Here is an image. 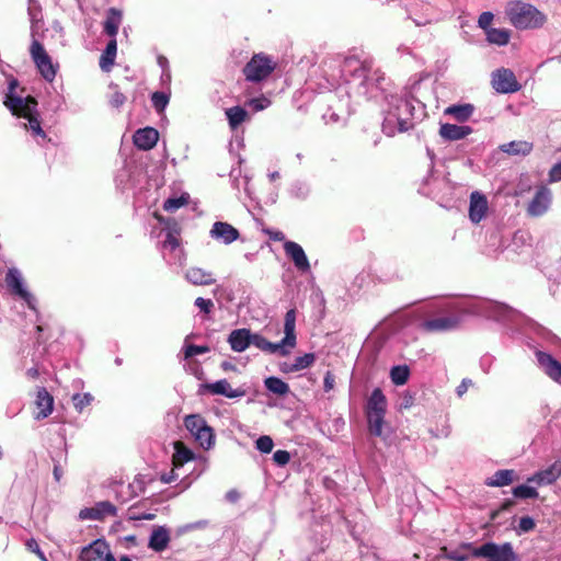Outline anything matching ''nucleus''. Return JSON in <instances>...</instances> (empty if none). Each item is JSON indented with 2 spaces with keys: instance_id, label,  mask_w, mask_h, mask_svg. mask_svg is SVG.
I'll use <instances>...</instances> for the list:
<instances>
[{
  "instance_id": "nucleus-1",
  "label": "nucleus",
  "mask_w": 561,
  "mask_h": 561,
  "mask_svg": "<svg viewBox=\"0 0 561 561\" xmlns=\"http://www.w3.org/2000/svg\"><path fill=\"white\" fill-rule=\"evenodd\" d=\"M321 78L318 81V95L321 103L328 104V111L322 113L325 124H335L341 121L342 112L347 106L345 96L351 94L367 99H376L386 91V78L367 60L357 57L330 56L322 59Z\"/></svg>"
},
{
  "instance_id": "nucleus-2",
  "label": "nucleus",
  "mask_w": 561,
  "mask_h": 561,
  "mask_svg": "<svg viewBox=\"0 0 561 561\" xmlns=\"http://www.w3.org/2000/svg\"><path fill=\"white\" fill-rule=\"evenodd\" d=\"M388 103L385 110L382 122V133L388 137H393L398 133L407 131L412 127L411 119L413 117L414 107L412 103L399 95H386Z\"/></svg>"
},
{
  "instance_id": "nucleus-3",
  "label": "nucleus",
  "mask_w": 561,
  "mask_h": 561,
  "mask_svg": "<svg viewBox=\"0 0 561 561\" xmlns=\"http://www.w3.org/2000/svg\"><path fill=\"white\" fill-rule=\"evenodd\" d=\"M296 310L289 309L284 319V339L278 343H272L260 334H251V344L267 353H279L283 356L289 354V348L296 345Z\"/></svg>"
},
{
  "instance_id": "nucleus-4",
  "label": "nucleus",
  "mask_w": 561,
  "mask_h": 561,
  "mask_svg": "<svg viewBox=\"0 0 561 561\" xmlns=\"http://www.w3.org/2000/svg\"><path fill=\"white\" fill-rule=\"evenodd\" d=\"M4 105L12 112L13 115L26 118L28 124L26 128L31 129L34 135L46 138V133L41 127L38 113L36 111L37 101L34 96L27 95L26 98L7 94Z\"/></svg>"
},
{
  "instance_id": "nucleus-5",
  "label": "nucleus",
  "mask_w": 561,
  "mask_h": 561,
  "mask_svg": "<svg viewBox=\"0 0 561 561\" xmlns=\"http://www.w3.org/2000/svg\"><path fill=\"white\" fill-rule=\"evenodd\" d=\"M506 15L512 25L518 30L538 28L546 21V15L531 4L511 2L506 7Z\"/></svg>"
},
{
  "instance_id": "nucleus-6",
  "label": "nucleus",
  "mask_w": 561,
  "mask_h": 561,
  "mask_svg": "<svg viewBox=\"0 0 561 561\" xmlns=\"http://www.w3.org/2000/svg\"><path fill=\"white\" fill-rule=\"evenodd\" d=\"M278 62L266 53H255L242 68L245 80L260 83L267 80L277 68Z\"/></svg>"
},
{
  "instance_id": "nucleus-7",
  "label": "nucleus",
  "mask_w": 561,
  "mask_h": 561,
  "mask_svg": "<svg viewBox=\"0 0 561 561\" xmlns=\"http://www.w3.org/2000/svg\"><path fill=\"white\" fill-rule=\"evenodd\" d=\"M465 547L469 548L472 557L477 559H485L486 561H517V554L510 542L497 545L489 541L479 547L468 542Z\"/></svg>"
},
{
  "instance_id": "nucleus-8",
  "label": "nucleus",
  "mask_w": 561,
  "mask_h": 561,
  "mask_svg": "<svg viewBox=\"0 0 561 561\" xmlns=\"http://www.w3.org/2000/svg\"><path fill=\"white\" fill-rule=\"evenodd\" d=\"M470 312L503 322L514 320L519 314L518 311L507 305L491 300H481L477 302Z\"/></svg>"
},
{
  "instance_id": "nucleus-9",
  "label": "nucleus",
  "mask_w": 561,
  "mask_h": 561,
  "mask_svg": "<svg viewBox=\"0 0 561 561\" xmlns=\"http://www.w3.org/2000/svg\"><path fill=\"white\" fill-rule=\"evenodd\" d=\"M30 54L41 76L46 81L53 82L57 73L58 64L53 62L43 44L34 39L30 46Z\"/></svg>"
},
{
  "instance_id": "nucleus-10",
  "label": "nucleus",
  "mask_w": 561,
  "mask_h": 561,
  "mask_svg": "<svg viewBox=\"0 0 561 561\" xmlns=\"http://www.w3.org/2000/svg\"><path fill=\"white\" fill-rule=\"evenodd\" d=\"M491 84L492 88L501 94L514 93L522 88L514 72L507 68L494 70L491 75Z\"/></svg>"
},
{
  "instance_id": "nucleus-11",
  "label": "nucleus",
  "mask_w": 561,
  "mask_h": 561,
  "mask_svg": "<svg viewBox=\"0 0 561 561\" xmlns=\"http://www.w3.org/2000/svg\"><path fill=\"white\" fill-rule=\"evenodd\" d=\"M204 392L210 393L213 396H224L229 399L240 398L247 394V390L242 387L233 389L227 379L202 383L199 393Z\"/></svg>"
},
{
  "instance_id": "nucleus-12",
  "label": "nucleus",
  "mask_w": 561,
  "mask_h": 561,
  "mask_svg": "<svg viewBox=\"0 0 561 561\" xmlns=\"http://www.w3.org/2000/svg\"><path fill=\"white\" fill-rule=\"evenodd\" d=\"M79 558L81 561H114L108 545L102 539H96L84 547Z\"/></svg>"
},
{
  "instance_id": "nucleus-13",
  "label": "nucleus",
  "mask_w": 561,
  "mask_h": 561,
  "mask_svg": "<svg viewBox=\"0 0 561 561\" xmlns=\"http://www.w3.org/2000/svg\"><path fill=\"white\" fill-rule=\"evenodd\" d=\"M5 286L8 290L23 299L30 308H34V297L23 287V280L20 272L16 268H9L5 274Z\"/></svg>"
},
{
  "instance_id": "nucleus-14",
  "label": "nucleus",
  "mask_w": 561,
  "mask_h": 561,
  "mask_svg": "<svg viewBox=\"0 0 561 561\" xmlns=\"http://www.w3.org/2000/svg\"><path fill=\"white\" fill-rule=\"evenodd\" d=\"M551 202V191L546 186H541L537 190L535 196L529 202L527 206V214L531 217H540L549 210Z\"/></svg>"
},
{
  "instance_id": "nucleus-15",
  "label": "nucleus",
  "mask_w": 561,
  "mask_h": 561,
  "mask_svg": "<svg viewBox=\"0 0 561 561\" xmlns=\"http://www.w3.org/2000/svg\"><path fill=\"white\" fill-rule=\"evenodd\" d=\"M536 358L541 370L554 382L561 385V363L550 354L538 351Z\"/></svg>"
},
{
  "instance_id": "nucleus-16",
  "label": "nucleus",
  "mask_w": 561,
  "mask_h": 561,
  "mask_svg": "<svg viewBox=\"0 0 561 561\" xmlns=\"http://www.w3.org/2000/svg\"><path fill=\"white\" fill-rule=\"evenodd\" d=\"M116 507L108 501L96 503L93 507H85L80 511L79 517L81 519L102 520L106 516H115Z\"/></svg>"
},
{
  "instance_id": "nucleus-17",
  "label": "nucleus",
  "mask_w": 561,
  "mask_h": 561,
  "mask_svg": "<svg viewBox=\"0 0 561 561\" xmlns=\"http://www.w3.org/2000/svg\"><path fill=\"white\" fill-rule=\"evenodd\" d=\"M561 477V458L557 459L548 468L534 473L527 479L528 483H535L536 485H547L557 481Z\"/></svg>"
},
{
  "instance_id": "nucleus-18",
  "label": "nucleus",
  "mask_w": 561,
  "mask_h": 561,
  "mask_svg": "<svg viewBox=\"0 0 561 561\" xmlns=\"http://www.w3.org/2000/svg\"><path fill=\"white\" fill-rule=\"evenodd\" d=\"M461 319L458 316H444L426 320L423 328L430 332H445L458 328Z\"/></svg>"
},
{
  "instance_id": "nucleus-19",
  "label": "nucleus",
  "mask_w": 561,
  "mask_h": 561,
  "mask_svg": "<svg viewBox=\"0 0 561 561\" xmlns=\"http://www.w3.org/2000/svg\"><path fill=\"white\" fill-rule=\"evenodd\" d=\"M286 255L294 262L295 266L300 272L310 270V264L304 249L294 241H286L284 243Z\"/></svg>"
},
{
  "instance_id": "nucleus-20",
  "label": "nucleus",
  "mask_w": 561,
  "mask_h": 561,
  "mask_svg": "<svg viewBox=\"0 0 561 561\" xmlns=\"http://www.w3.org/2000/svg\"><path fill=\"white\" fill-rule=\"evenodd\" d=\"M488 211V199L480 192H472L470 195L469 218L472 222L479 224Z\"/></svg>"
},
{
  "instance_id": "nucleus-21",
  "label": "nucleus",
  "mask_w": 561,
  "mask_h": 561,
  "mask_svg": "<svg viewBox=\"0 0 561 561\" xmlns=\"http://www.w3.org/2000/svg\"><path fill=\"white\" fill-rule=\"evenodd\" d=\"M133 140L138 149L150 150L157 145L159 133L153 127L140 128L134 134Z\"/></svg>"
},
{
  "instance_id": "nucleus-22",
  "label": "nucleus",
  "mask_w": 561,
  "mask_h": 561,
  "mask_svg": "<svg viewBox=\"0 0 561 561\" xmlns=\"http://www.w3.org/2000/svg\"><path fill=\"white\" fill-rule=\"evenodd\" d=\"M34 403L37 409L34 414L36 420L45 419L53 412L54 398L44 387L37 389Z\"/></svg>"
},
{
  "instance_id": "nucleus-23",
  "label": "nucleus",
  "mask_w": 561,
  "mask_h": 561,
  "mask_svg": "<svg viewBox=\"0 0 561 561\" xmlns=\"http://www.w3.org/2000/svg\"><path fill=\"white\" fill-rule=\"evenodd\" d=\"M210 236L229 244L238 240L240 233L232 225L225 221H216L210 230Z\"/></svg>"
},
{
  "instance_id": "nucleus-24",
  "label": "nucleus",
  "mask_w": 561,
  "mask_h": 561,
  "mask_svg": "<svg viewBox=\"0 0 561 561\" xmlns=\"http://www.w3.org/2000/svg\"><path fill=\"white\" fill-rule=\"evenodd\" d=\"M228 343L232 351L241 353L251 344V332L248 329H237L231 331L228 336Z\"/></svg>"
},
{
  "instance_id": "nucleus-25",
  "label": "nucleus",
  "mask_w": 561,
  "mask_h": 561,
  "mask_svg": "<svg viewBox=\"0 0 561 561\" xmlns=\"http://www.w3.org/2000/svg\"><path fill=\"white\" fill-rule=\"evenodd\" d=\"M170 542L169 530L162 526L154 528L149 538L148 547L156 552L164 551Z\"/></svg>"
},
{
  "instance_id": "nucleus-26",
  "label": "nucleus",
  "mask_w": 561,
  "mask_h": 561,
  "mask_svg": "<svg viewBox=\"0 0 561 561\" xmlns=\"http://www.w3.org/2000/svg\"><path fill=\"white\" fill-rule=\"evenodd\" d=\"M472 133L469 126H459L455 124H442L439 135L446 140H460Z\"/></svg>"
},
{
  "instance_id": "nucleus-27",
  "label": "nucleus",
  "mask_w": 561,
  "mask_h": 561,
  "mask_svg": "<svg viewBox=\"0 0 561 561\" xmlns=\"http://www.w3.org/2000/svg\"><path fill=\"white\" fill-rule=\"evenodd\" d=\"M156 218L160 222H165L168 225V232L165 236V240L163 241L164 248H170L171 250H175L180 247V228L178 222L174 219H164L160 215H156Z\"/></svg>"
},
{
  "instance_id": "nucleus-28",
  "label": "nucleus",
  "mask_w": 561,
  "mask_h": 561,
  "mask_svg": "<svg viewBox=\"0 0 561 561\" xmlns=\"http://www.w3.org/2000/svg\"><path fill=\"white\" fill-rule=\"evenodd\" d=\"M185 278L195 286H207L216 282L211 272L195 266L186 271Z\"/></svg>"
},
{
  "instance_id": "nucleus-29",
  "label": "nucleus",
  "mask_w": 561,
  "mask_h": 561,
  "mask_svg": "<svg viewBox=\"0 0 561 561\" xmlns=\"http://www.w3.org/2000/svg\"><path fill=\"white\" fill-rule=\"evenodd\" d=\"M173 447L172 465L174 468H180L194 459V453L182 440L174 442Z\"/></svg>"
},
{
  "instance_id": "nucleus-30",
  "label": "nucleus",
  "mask_w": 561,
  "mask_h": 561,
  "mask_svg": "<svg viewBox=\"0 0 561 561\" xmlns=\"http://www.w3.org/2000/svg\"><path fill=\"white\" fill-rule=\"evenodd\" d=\"M386 410L387 399L385 394L381 389H374L367 401L366 413H386Z\"/></svg>"
},
{
  "instance_id": "nucleus-31",
  "label": "nucleus",
  "mask_w": 561,
  "mask_h": 561,
  "mask_svg": "<svg viewBox=\"0 0 561 561\" xmlns=\"http://www.w3.org/2000/svg\"><path fill=\"white\" fill-rule=\"evenodd\" d=\"M122 11L116 8H110L106 13L104 21V32L115 38L117 35L119 25L122 24Z\"/></svg>"
},
{
  "instance_id": "nucleus-32",
  "label": "nucleus",
  "mask_w": 561,
  "mask_h": 561,
  "mask_svg": "<svg viewBox=\"0 0 561 561\" xmlns=\"http://www.w3.org/2000/svg\"><path fill=\"white\" fill-rule=\"evenodd\" d=\"M500 150L510 156H527L533 150V144L526 140H513L501 145Z\"/></svg>"
},
{
  "instance_id": "nucleus-33",
  "label": "nucleus",
  "mask_w": 561,
  "mask_h": 561,
  "mask_svg": "<svg viewBox=\"0 0 561 561\" xmlns=\"http://www.w3.org/2000/svg\"><path fill=\"white\" fill-rule=\"evenodd\" d=\"M314 360L313 353H307L302 356H298L294 362H284L280 365V370L283 373H296L309 367Z\"/></svg>"
},
{
  "instance_id": "nucleus-34",
  "label": "nucleus",
  "mask_w": 561,
  "mask_h": 561,
  "mask_svg": "<svg viewBox=\"0 0 561 561\" xmlns=\"http://www.w3.org/2000/svg\"><path fill=\"white\" fill-rule=\"evenodd\" d=\"M116 51H117V42L115 38H112L107 43L106 48L104 49V51L102 53V55L100 57L99 65L103 71L108 72L112 69V67L115 62Z\"/></svg>"
},
{
  "instance_id": "nucleus-35",
  "label": "nucleus",
  "mask_w": 561,
  "mask_h": 561,
  "mask_svg": "<svg viewBox=\"0 0 561 561\" xmlns=\"http://www.w3.org/2000/svg\"><path fill=\"white\" fill-rule=\"evenodd\" d=\"M226 116L231 130H236L242 123L249 119L248 112L239 105L227 108Z\"/></svg>"
},
{
  "instance_id": "nucleus-36",
  "label": "nucleus",
  "mask_w": 561,
  "mask_h": 561,
  "mask_svg": "<svg viewBox=\"0 0 561 561\" xmlns=\"http://www.w3.org/2000/svg\"><path fill=\"white\" fill-rule=\"evenodd\" d=\"M515 471L510 469L497 470L486 480L489 486H505L514 481Z\"/></svg>"
},
{
  "instance_id": "nucleus-37",
  "label": "nucleus",
  "mask_w": 561,
  "mask_h": 561,
  "mask_svg": "<svg viewBox=\"0 0 561 561\" xmlns=\"http://www.w3.org/2000/svg\"><path fill=\"white\" fill-rule=\"evenodd\" d=\"M486 34V39L491 44H495L499 46H504L510 42L511 33L505 28H489Z\"/></svg>"
},
{
  "instance_id": "nucleus-38",
  "label": "nucleus",
  "mask_w": 561,
  "mask_h": 561,
  "mask_svg": "<svg viewBox=\"0 0 561 561\" xmlns=\"http://www.w3.org/2000/svg\"><path fill=\"white\" fill-rule=\"evenodd\" d=\"M195 440L199 444V446L207 450L214 445V431L213 428L206 423L202 430L195 435Z\"/></svg>"
},
{
  "instance_id": "nucleus-39",
  "label": "nucleus",
  "mask_w": 561,
  "mask_h": 561,
  "mask_svg": "<svg viewBox=\"0 0 561 561\" xmlns=\"http://www.w3.org/2000/svg\"><path fill=\"white\" fill-rule=\"evenodd\" d=\"M473 113V106L470 104L453 105L445 110V114L454 116L460 122L467 121Z\"/></svg>"
},
{
  "instance_id": "nucleus-40",
  "label": "nucleus",
  "mask_w": 561,
  "mask_h": 561,
  "mask_svg": "<svg viewBox=\"0 0 561 561\" xmlns=\"http://www.w3.org/2000/svg\"><path fill=\"white\" fill-rule=\"evenodd\" d=\"M386 413H366L369 433L374 436L382 434V426Z\"/></svg>"
},
{
  "instance_id": "nucleus-41",
  "label": "nucleus",
  "mask_w": 561,
  "mask_h": 561,
  "mask_svg": "<svg viewBox=\"0 0 561 561\" xmlns=\"http://www.w3.org/2000/svg\"><path fill=\"white\" fill-rule=\"evenodd\" d=\"M206 423V420L199 414H190L184 419V425L193 437L197 435Z\"/></svg>"
},
{
  "instance_id": "nucleus-42",
  "label": "nucleus",
  "mask_w": 561,
  "mask_h": 561,
  "mask_svg": "<svg viewBox=\"0 0 561 561\" xmlns=\"http://www.w3.org/2000/svg\"><path fill=\"white\" fill-rule=\"evenodd\" d=\"M265 387L267 390L278 396H284L289 392V386L277 377L266 378Z\"/></svg>"
},
{
  "instance_id": "nucleus-43",
  "label": "nucleus",
  "mask_w": 561,
  "mask_h": 561,
  "mask_svg": "<svg viewBox=\"0 0 561 561\" xmlns=\"http://www.w3.org/2000/svg\"><path fill=\"white\" fill-rule=\"evenodd\" d=\"M190 203V194L183 193L180 197H170L164 201L163 209L169 213H173L179 208L186 206Z\"/></svg>"
},
{
  "instance_id": "nucleus-44",
  "label": "nucleus",
  "mask_w": 561,
  "mask_h": 561,
  "mask_svg": "<svg viewBox=\"0 0 561 561\" xmlns=\"http://www.w3.org/2000/svg\"><path fill=\"white\" fill-rule=\"evenodd\" d=\"M409 376H410V370H409L408 366H405V365L393 366L390 370L391 381L396 386L404 385L408 381Z\"/></svg>"
},
{
  "instance_id": "nucleus-45",
  "label": "nucleus",
  "mask_w": 561,
  "mask_h": 561,
  "mask_svg": "<svg viewBox=\"0 0 561 561\" xmlns=\"http://www.w3.org/2000/svg\"><path fill=\"white\" fill-rule=\"evenodd\" d=\"M94 400L91 393H76L72 396V403L75 409L82 413L85 408L90 407Z\"/></svg>"
},
{
  "instance_id": "nucleus-46",
  "label": "nucleus",
  "mask_w": 561,
  "mask_h": 561,
  "mask_svg": "<svg viewBox=\"0 0 561 561\" xmlns=\"http://www.w3.org/2000/svg\"><path fill=\"white\" fill-rule=\"evenodd\" d=\"M513 495L517 499H536L538 492L534 486L520 484L513 489Z\"/></svg>"
},
{
  "instance_id": "nucleus-47",
  "label": "nucleus",
  "mask_w": 561,
  "mask_h": 561,
  "mask_svg": "<svg viewBox=\"0 0 561 561\" xmlns=\"http://www.w3.org/2000/svg\"><path fill=\"white\" fill-rule=\"evenodd\" d=\"M467 543H462L459 548L449 551L446 556L453 561H468L472 554L469 548L465 547Z\"/></svg>"
},
{
  "instance_id": "nucleus-48",
  "label": "nucleus",
  "mask_w": 561,
  "mask_h": 561,
  "mask_svg": "<svg viewBox=\"0 0 561 561\" xmlns=\"http://www.w3.org/2000/svg\"><path fill=\"white\" fill-rule=\"evenodd\" d=\"M151 101L154 110L162 113L169 103V96L164 92L157 91L152 93Z\"/></svg>"
},
{
  "instance_id": "nucleus-49",
  "label": "nucleus",
  "mask_w": 561,
  "mask_h": 561,
  "mask_svg": "<svg viewBox=\"0 0 561 561\" xmlns=\"http://www.w3.org/2000/svg\"><path fill=\"white\" fill-rule=\"evenodd\" d=\"M255 446L261 453L268 454L272 451L274 443L270 436L263 435L256 439Z\"/></svg>"
},
{
  "instance_id": "nucleus-50",
  "label": "nucleus",
  "mask_w": 561,
  "mask_h": 561,
  "mask_svg": "<svg viewBox=\"0 0 561 561\" xmlns=\"http://www.w3.org/2000/svg\"><path fill=\"white\" fill-rule=\"evenodd\" d=\"M536 524L535 520L529 516L520 517L518 522V526L516 528L518 534H525L535 528Z\"/></svg>"
},
{
  "instance_id": "nucleus-51",
  "label": "nucleus",
  "mask_w": 561,
  "mask_h": 561,
  "mask_svg": "<svg viewBox=\"0 0 561 561\" xmlns=\"http://www.w3.org/2000/svg\"><path fill=\"white\" fill-rule=\"evenodd\" d=\"M207 352H209V347L207 345L190 344L185 348V357H193L195 355H202Z\"/></svg>"
},
{
  "instance_id": "nucleus-52",
  "label": "nucleus",
  "mask_w": 561,
  "mask_h": 561,
  "mask_svg": "<svg viewBox=\"0 0 561 561\" xmlns=\"http://www.w3.org/2000/svg\"><path fill=\"white\" fill-rule=\"evenodd\" d=\"M25 546H26L27 550L35 553L42 561H47L44 552L39 548L38 542L34 538L28 539L26 541Z\"/></svg>"
},
{
  "instance_id": "nucleus-53",
  "label": "nucleus",
  "mask_w": 561,
  "mask_h": 561,
  "mask_svg": "<svg viewBox=\"0 0 561 561\" xmlns=\"http://www.w3.org/2000/svg\"><path fill=\"white\" fill-rule=\"evenodd\" d=\"M493 18H494L493 13H491V12H483V13L480 14V16L478 19V25L481 28H483L485 31V33H486L488 30L491 28L490 25H491V23L493 21Z\"/></svg>"
},
{
  "instance_id": "nucleus-54",
  "label": "nucleus",
  "mask_w": 561,
  "mask_h": 561,
  "mask_svg": "<svg viewBox=\"0 0 561 561\" xmlns=\"http://www.w3.org/2000/svg\"><path fill=\"white\" fill-rule=\"evenodd\" d=\"M273 460L278 465V466H285L289 462L290 460V455L287 450H276L273 455Z\"/></svg>"
},
{
  "instance_id": "nucleus-55",
  "label": "nucleus",
  "mask_w": 561,
  "mask_h": 561,
  "mask_svg": "<svg viewBox=\"0 0 561 561\" xmlns=\"http://www.w3.org/2000/svg\"><path fill=\"white\" fill-rule=\"evenodd\" d=\"M195 306L198 307L203 312L209 313L214 308V302L210 299L198 297L195 299Z\"/></svg>"
},
{
  "instance_id": "nucleus-56",
  "label": "nucleus",
  "mask_w": 561,
  "mask_h": 561,
  "mask_svg": "<svg viewBox=\"0 0 561 561\" xmlns=\"http://www.w3.org/2000/svg\"><path fill=\"white\" fill-rule=\"evenodd\" d=\"M262 231H263V233L268 236V238L271 240H273V241H283V240H285V234L280 230H273L271 228H263Z\"/></svg>"
},
{
  "instance_id": "nucleus-57",
  "label": "nucleus",
  "mask_w": 561,
  "mask_h": 561,
  "mask_svg": "<svg viewBox=\"0 0 561 561\" xmlns=\"http://www.w3.org/2000/svg\"><path fill=\"white\" fill-rule=\"evenodd\" d=\"M126 101V96L119 92V91H115L112 95H111V99H110V104L113 106V107H119L122 106Z\"/></svg>"
},
{
  "instance_id": "nucleus-58",
  "label": "nucleus",
  "mask_w": 561,
  "mask_h": 561,
  "mask_svg": "<svg viewBox=\"0 0 561 561\" xmlns=\"http://www.w3.org/2000/svg\"><path fill=\"white\" fill-rule=\"evenodd\" d=\"M549 181L550 182H560L561 181V161L556 163L549 171Z\"/></svg>"
},
{
  "instance_id": "nucleus-59",
  "label": "nucleus",
  "mask_w": 561,
  "mask_h": 561,
  "mask_svg": "<svg viewBox=\"0 0 561 561\" xmlns=\"http://www.w3.org/2000/svg\"><path fill=\"white\" fill-rule=\"evenodd\" d=\"M472 385H473V382L471 379H469V378L462 379L460 385L456 388L457 396L462 397L468 391L469 387H471Z\"/></svg>"
},
{
  "instance_id": "nucleus-60",
  "label": "nucleus",
  "mask_w": 561,
  "mask_h": 561,
  "mask_svg": "<svg viewBox=\"0 0 561 561\" xmlns=\"http://www.w3.org/2000/svg\"><path fill=\"white\" fill-rule=\"evenodd\" d=\"M335 383V377L331 374V371H328L323 379V389L325 392H329L334 388Z\"/></svg>"
},
{
  "instance_id": "nucleus-61",
  "label": "nucleus",
  "mask_w": 561,
  "mask_h": 561,
  "mask_svg": "<svg viewBox=\"0 0 561 561\" xmlns=\"http://www.w3.org/2000/svg\"><path fill=\"white\" fill-rule=\"evenodd\" d=\"M413 404L414 397L411 393L405 392L401 398L400 408L407 410L410 409Z\"/></svg>"
},
{
  "instance_id": "nucleus-62",
  "label": "nucleus",
  "mask_w": 561,
  "mask_h": 561,
  "mask_svg": "<svg viewBox=\"0 0 561 561\" xmlns=\"http://www.w3.org/2000/svg\"><path fill=\"white\" fill-rule=\"evenodd\" d=\"M266 99H252L250 100L249 104L252 106L255 111H262L265 108Z\"/></svg>"
},
{
  "instance_id": "nucleus-63",
  "label": "nucleus",
  "mask_w": 561,
  "mask_h": 561,
  "mask_svg": "<svg viewBox=\"0 0 561 561\" xmlns=\"http://www.w3.org/2000/svg\"><path fill=\"white\" fill-rule=\"evenodd\" d=\"M178 478V474L174 472V469H172L169 473H163L160 478V480L163 482V483H171L173 482L174 480H176Z\"/></svg>"
},
{
  "instance_id": "nucleus-64",
  "label": "nucleus",
  "mask_w": 561,
  "mask_h": 561,
  "mask_svg": "<svg viewBox=\"0 0 561 561\" xmlns=\"http://www.w3.org/2000/svg\"><path fill=\"white\" fill-rule=\"evenodd\" d=\"M492 363H493V359H492V357H489V356L481 359V367L485 374L490 373Z\"/></svg>"
}]
</instances>
